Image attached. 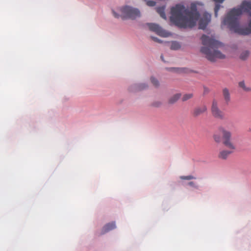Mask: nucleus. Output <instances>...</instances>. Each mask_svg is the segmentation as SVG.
Wrapping results in <instances>:
<instances>
[{
	"label": "nucleus",
	"instance_id": "nucleus-1",
	"mask_svg": "<svg viewBox=\"0 0 251 251\" xmlns=\"http://www.w3.org/2000/svg\"><path fill=\"white\" fill-rule=\"evenodd\" d=\"M171 21L180 27H192L199 17L197 6L192 3L190 10L181 4H177L171 9Z\"/></svg>",
	"mask_w": 251,
	"mask_h": 251
},
{
	"label": "nucleus",
	"instance_id": "nucleus-2",
	"mask_svg": "<svg viewBox=\"0 0 251 251\" xmlns=\"http://www.w3.org/2000/svg\"><path fill=\"white\" fill-rule=\"evenodd\" d=\"M213 139L217 143L222 142L223 145L228 149L227 150H222L219 154V157L221 159H226L236 149L235 143L232 140V133L225 127L220 126L218 127L217 131L213 134Z\"/></svg>",
	"mask_w": 251,
	"mask_h": 251
},
{
	"label": "nucleus",
	"instance_id": "nucleus-3",
	"mask_svg": "<svg viewBox=\"0 0 251 251\" xmlns=\"http://www.w3.org/2000/svg\"><path fill=\"white\" fill-rule=\"evenodd\" d=\"M201 39L204 46L201 48V50L208 60L214 62L216 59L225 58V55L218 50V49L223 46L222 43L205 35H203Z\"/></svg>",
	"mask_w": 251,
	"mask_h": 251
},
{
	"label": "nucleus",
	"instance_id": "nucleus-4",
	"mask_svg": "<svg viewBox=\"0 0 251 251\" xmlns=\"http://www.w3.org/2000/svg\"><path fill=\"white\" fill-rule=\"evenodd\" d=\"M242 14L240 9H232L223 21V24L227 25L230 30L241 35H248L251 33V20L249 24V27L241 28L239 25V16Z\"/></svg>",
	"mask_w": 251,
	"mask_h": 251
},
{
	"label": "nucleus",
	"instance_id": "nucleus-5",
	"mask_svg": "<svg viewBox=\"0 0 251 251\" xmlns=\"http://www.w3.org/2000/svg\"><path fill=\"white\" fill-rule=\"evenodd\" d=\"M121 16L123 19L129 18L134 19L140 16V11L135 8L125 6L121 8Z\"/></svg>",
	"mask_w": 251,
	"mask_h": 251
},
{
	"label": "nucleus",
	"instance_id": "nucleus-6",
	"mask_svg": "<svg viewBox=\"0 0 251 251\" xmlns=\"http://www.w3.org/2000/svg\"><path fill=\"white\" fill-rule=\"evenodd\" d=\"M211 113L216 118L223 120L225 118V114L219 107L218 102L216 100H213L211 108Z\"/></svg>",
	"mask_w": 251,
	"mask_h": 251
},
{
	"label": "nucleus",
	"instance_id": "nucleus-7",
	"mask_svg": "<svg viewBox=\"0 0 251 251\" xmlns=\"http://www.w3.org/2000/svg\"><path fill=\"white\" fill-rule=\"evenodd\" d=\"M210 20L211 15L207 12H204L199 21V28L205 29Z\"/></svg>",
	"mask_w": 251,
	"mask_h": 251
},
{
	"label": "nucleus",
	"instance_id": "nucleus-8",
	"mask_svg": "<svg viewBox=\"0 0 251 251\" xmlns=\"http://www.w3.org/2000/svg\"><path fill=\"white\" fill-rule=\"evenodd\" d=\"M148 25L151 30L155 32L159 35L163 37L168 36V33L163 30L158 25L148 24Z\"/></svg>",
	"mask_w": 251,
	"mask_h": 251
},
{
	"label": "nucleus",
	"instance_id": "nucleus-9",
	"mask_svg": "<svg viewBox=\"0 0 251 251\" xmlns=\"http://www.w3.org/2000/svg\"><path fill=\"white\" fill-rule=\"evenodd\" d=\"M234 8L241 9L242 13L243 12H249L250 10H251V2L243 1L239 7Z\"/></svg>",
	"mask_w": 251,
	"mask_h": 251
},
{
	"label": "nucleus",
	"instance_id": "nucleus-10",
	"mask_svg": "<svg viewBox=\"0 0 251 251\" xmlns=\"http://www.w3.org/2000/svg\"><path fill=\"white\" fill-rule=\"evenodd\" d=\"M116 228L115 222H112L106 224L102 229V233L104 234Z\"/></svg>",
	"mask_w": 251,
	"mask_h": 251
},
{
	"label": "nucleus",
	"instance_id": "nucleus-11",
	"mask_svg": "<svg viewBox=\"0 0 251 251\" xmlns=\"http://www.w3.org/2000/svg\"><path fill=\"white\" fill-rule=\"evenodd\" d=\"M207 110V107L205 105H202L198 107H197L194 110V115L195 116H199L201 114L203 113Z\"/></svg>",
	"mask_w": 251,
	"mask_h": 251
},
{
	"label": "nucleus",
	"instance_id": "nucleus-12",
	"mask_svg": "<svg viewBox=\"0 0 251 251\" xmlns=\"http://www.w3.org/2000/svg\"><path fill=\"white\" fill-rule=\"evenodd\" d=\"M223 96L226 102L228 103L230 100V95L227 88H225L223 89Z\"/></svg>",
	"mask_w": 251,
	"mask_h": 251
},
{
	"label": "nucleus",
	"instance_id": "nucleus-13",
	"mask_svg": "<svg viewBox=\"0 0 251 251\" xmlns=\"http://www.w3.org/2000/svg\"><path fill=\"white\" fill-rule=\"evenodd\" d=\"M180 96H181V94L180 93H177V94L174 95L173 96H172V97H171L169 98V99L168 100L169 103H170V104L175 103L180 98Z\"/></svg>",
	"mask_w": 251,
	"mask_h": 251
},
{
	"label": "nucleus",
	"instance_id": "nucleus-14",
	"mask_svg": "<svg viewBox=\"0 0 251 251\" xmlns=\"http://www.w3.org/2000/svg\"><path fill=\"white\" fill-rule=\"evenodd\" d=\"M238 86L240 88L242 89V90L245 92H250L251 91V88L249 86H248L246 85L244 81H240L238 83Z\"/></svg>",
	"mask_w": 251,
	"mask_h": 251
},
{
	"label": "nucleus",
	"instance_id": "nucleus-15",
	"mask_svg": "<svg viewBox=\"0 0 251 251\" xmlns=\"http://www.w3.org/2000/svg\"><path fill=\"white\" fill-rule=\"evenodd\" d=\"M156 10L162 18L166 19L164 6L157 7L156 8Z\"/></svg>",
	"mask_w": 251,
	"mask_h": 251
},
{
	"label": "nucleus",
	"instance_id": "nucleus-16",
	"mask_svg": "<svg viewBox=\"0 0 251 251\" xmlns=\"http://www.w3.org/2000/svg\"><path fill=\"white\" fill-rule=\"evenodd\" d=\"M180 48V44L177 42H173L171 46V49L173 50H177Z\"/></svg>",
	"mask_w": 251,
	"mask_h": 251
},
{
	"label": "nucleus",
	"instance_id": "nucleus-17",
	"mask_svg": "<svg viewBox=\"0 0 251 251\" xmlns=\"http://www.w3.org/2000/svg\"><path fill=\"white\" fill-rule=\"evenodd\" d=\"M193 97V94H184L182 98V100L183 101H186L192 98Z\"/></svg>",
	"mask_w": 251,
	"mask_h": 251
},
{
	"label": "nucleus",
	"instance_id": "nucleus-18",
	"mask_svg": "<svg viewBox=\"0 0 251 251\" xmlns=\"http://www.w3.org/2000/svg\"><path fill=\"white\" fill-rule=\"evenodd\" d=\"M180 178L182 180H191L196 178L193 176L189 175L187 176H180Z\"/></svg>",
	"mask_w": 251,
	"mask_h": 251
},
{
	"label": "nucleus",
	"instance_id": "nucleus-19",
	"mask_svg": "<svg viewBox=\"0 0 251 251\" xmlns=\"http://www.w3.org/2000/svg\"><path fill=\"white\" fill-rule=\"evenodd\" d=\"M151 82L152 83V84L155 87H158L159 86V82L155 78H154L153 77H151Z\"/></svg>",
	"mask_w": 251,
	"mask_h": 251
},
{
	"label": "nucleus",
	"instance_id": "nucleus-20",
	"mask_svg": "<svg viewBox=\"0 0 251 251\" xmlns=\"http://www.w3.org/2000/svg\"><path fill=\"white\" fill-rule=\"evenodd\" d=\"M249 54V52L247 50L243 51L240 55V58L242 59H246Z\"/></svg>",
	"mask_w": 251,
	"mask_h": 251
},
{
	"label": "nucleus",
	"instance_id": "nucleus-21",
	"mask_svg": "<svg viewBox=\"0 0 251 251\" xmlns=\"http://www.w3.org/2000/svg\"><path fill=\"white\" fill-rule=\"evenodd\" d=\"M220 8V5L218 4H216L215 8H214V12H215V16L217 17L218 15V11L219 10Z\"/></svg>",
	"mask_w": 251,
	"mask_h": 251
},
{
	"label": "nucleus",
	"instance_id": "nucleus-22",
	"mask_svg": "<svg viewBox=\"0 0 251 251\" xmlns=\"http://www.w3.org/2000/svg\"><path fill=\"white\" fill-rule=\"evenodd\" d=\"M147 5L149 6H154L155 5V2L153 0H149L147 1Z\"/></svg>",
	"mask_w": 251,
	"mask_h": 251
},
{
	"label": "nucleus",
	"instance_id": "nucleus-23",
	"mask_svg": "<svg viewBox=\"0 0 251 251\" xmlns=\"http://www.w3.org/2000/svg\"><path fill=\"white\" fill-rule=\"evenodd\" d=\"M161 105V102L160 101L154 102L153 103V105L155 107H159Z\"/></svg>",
	"mask_w": 251,
	"mask_h": 251
},
{
	"label": "nucleus",
	"instance_id": "nucleus-24",
	"mask_svg": "<svg viewBox=\"0 0 251 251\" xmlns=\"http://www.w3.org/2000/svg\"><path fill=\"white\" fill-rule=\"evenodd\" d=\"M188 184L192 187H195V188H197L198 187L197 186V185L195 184V183L193 182V181H191V182H188Z\"/></svg>",
	"mask_w": 251,
	"mask_h": 251
},
{
	"label": "nucleus",
	"instance_id": "nucleus-25",
	"mask_svg": "<svg viewBox=\"0 0 251 251\" xmlns=\"http://www.w3.org/2000/svg\"><path fill=\"white\" fill-rule=\"evenodd\" d=\"M151 38L153 39V40L155 42H158V43H161L162 42L159 39H158L156 37H152Z\"/></svg>",
	"mask_w": 251,
	"mask_h": 251
},
{
	"label": "nucleus",
	"instance_id": "nucleus-26",
	"mask_svg": "<svg viewBox=\"0 0 251 251\" xmlns=\"http://www.w3.org/2000/svg\"><path fill=\"white\" fill-rule=\"evenodd\" d=\"M146 87H147V86H146L145 84H141V85L140 86L139 89H140V90H142V89H144V88H146Z\"/></svg>",
	"mask_w": 251,
	"mask_h": 251
},
{
	"label": "nucleus",
	"instance_id": "nucleus-27",
	"mask_svg": "<svg viewBox=\"0 0 251 251\" xmlns=\"http://www.w3.org/2000/svg\"><path fill=\"white\" fill-rule=\"evenodd\" d=\"M113 14L115 17L117 18L119 17V15H118L115 12L113 11Z\"/></svg>",
	"mask_w": 251,
	"mask_h": 251
},
{
	"label": "nucleus",
	"instance_id": "nucleus-28",
	"mask_svg": "<svg viewBox=\"0 0 251 251\" xmlns=\"http://www.w3.org/2000/svg\"><path fill=\"white\" fill-rule=\"evenodd\" d=\"M216 2L222 3L224 0H213Z\"/></svg>",
	"mask_w": 251,
	"mask_h": 251
},
{
	"label": "nucleus",
	"instance_id": "nucleus-29",
	"mask_svg": "<svg viewBox=\"0 0 251 251\" xmlns=\"http://www.w3.org/2000/svg\"><path fill=\"white\" fill-rule=\"evenodd\" d=\"M161 60L163 61V62H165V60H164V57H163V56L162 55H161Z\"/></svg>",
	"mask_w": 251,
	"mask_h": 251
}]
</instances>
